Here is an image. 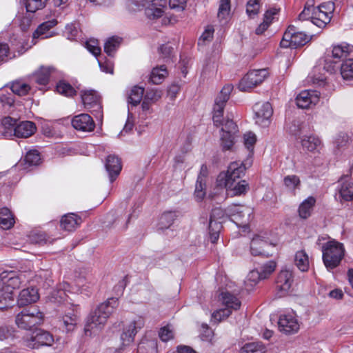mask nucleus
I'll use <instances>...</instances> for the list:
<instances>
[{"instance_id":"a878e982","label":"nucleus","mask_w":353,"mask_h":353,"mask_svg":"<svg viewBox=\"0 0 353 353\" xmlns=\"http://www.w3.org/2000/svg\"><path fill=\"white\" fill-rule=\"evenodd\" d=\"M301 145L304 150L311 152H320L323 148L319 138L312 135L305 136L301 140Z\"/></svg>"},{"instance_id":"4c0bfd02","label":"nucleus","mask_w":353,"mask_h":353,"mask_svg":"<svg viewBox=\"0 0 353 353\" xmlns=\"http://www.w3.org/2000/svg\"><path fill=\"white\" fill-rule=\"evenodd\" d=\"M175 212H165L161 214L159 221V229L164 230L170 228L176 218Z\"/></svg>"},{"instance_id":"774afa93","label":"nucleus","mask_w":353,"mask_h":353,"mask_svg":"<svg viewBox=\"0 0 353 353\" xmlns=\"http://www.w3.org/2000/svg\"><path fill=\"white\" fill-rule=\"evenodd\" d=\"M37 276H39L41 279H44V287H49L53 284V281L51 279V272L49 270H41L39 272Z\"/></svg>"},{"instance_id":"e2e57ef3","label":"nucleus","mask_w":353,"mask_h":353,"mask_svg":"<svg viewBox=\"0 0 353 353\" xmlns=\"http://www.w3.org/2000/svg\"><path fill=\"white\" fill-rule=\"evenodd\" d=\"M232 314V310L228 308L220 309L214 312L212 314V318L217 321L220 322L223 319L228 318Z\"/></svg>"},{"instance_id":"4468645a","label":"nucleus","mask_w":353,"mask_h":353,"mask_svg":"<svg viewBox=\"0 0 353 353\" xmlns=\"http://www.w3.org/2000/svg\"><path fill=\"white\" fill-rule=\"evenodd\" d=\"M320 99L319 92L316 90H303L296 98V103L299 108H310L316 105Z\"/></svg>"},{"instance_id":"2f4dec72","label":"nucleus","mask_w":353,"mask_h":353,"mask_svg":"<svg viewBox=\"0 0 353 353\" xmlns=\"http://www.w3.org/2000/svg\"><path fill=\"white\" fill-rule=\"evenodd\" d=\"M294 263L301 272H307L309 270L310 262L307 254L305 250L297 251L294 256Z\"/></svg>"},{"instance_id":"e433bc0d","label":"nucleus","mask_w":353,"mask_h":353,"mask_svg":"<svg viewBox=\"0 0 353 353\" xmlns=\"http://www.w3.org/2000/svg\"><path fill=\"white\" fill-rule=\"evenodd\" d=\"M2 134L6 138H10L14 136V131L12 129L15 128L17 124V121L12 117H7L2 119Z\"/></svg>"},{"instance_id":"b1692460","label":"nucleus","mask_w":353,"mask_h":353,"mask_svg":"<svg viewBox=\"0 0 353 353\" xmlns=\"http://www.w3.org/2000/svg\"><path fill=\"white\" fill-rule=\"evenodd\" d=\"M81 223V219L74 213H69L62 216L60 225L65 231L71 232L74 230Z\"/></svg>"},{"instance_id":"69168bd1","label":"nucleus","mask_w":353,"mask_h":353,"mask_svg":"<svg viewBox=\"0 0 353 353\" xmlns=\"http://www.w3.org/2000/svg\"><path fill=\"white\" fill-rule=\"evenodd\" d=\"M86 48L94 56H97L101 53V48L99 46L98 41L95 39H90L85 43Z\"/></svg>"},{"instance_id":"7c9ffc66","label":"nucleus","mask_w":353,"mask_h":353,"mask_svg":"<svg viewBox=\"0 0 353 353\" xmlns=\"http://www.w3.org/2000/svg\"><path fill=\"white\" fill-rule=\"evenodd\" d=\"M54 69L52 67H41L32 76V79L37 84L45 85L48 83L51 73Z\"/></svg>"},{"instance_id":"6ab92c4d","label":"nucleus","mask_w":353,"mask_h":353,"mask_svg":"<svg viewBox=\"0 0 353 353\" xmlns=\"http://www.w3.org/2000/svg\"><path fill=\"white\" fill-rule=\"evenodd\" d=\"M105 165L112 183L120 174L122 168L121 161L119 157L115 155H109L106 159Z\"/></svg>"},{"instance_id":"37998d69","label":"nucleus","mask_w":353,"mask_h":353,"mask_svg":"<svg viewBox=\"0 0 353 353\" xmlns=\"http://www.w3.org/2000/svg\"><path fill=\"white\" fill-rule=\"evenodd\" d=\"M41 161L40 153L37 150L28 151L23 159L25 165L28 167L36 166L40 164Z\"/></svg>"},{"instance_id":"20e7f679","label":"nucleus","mask_w":353,"mask_h":353,"mask_svg":"<svg viewBox=\"0 0 353 353\" xmlns=\"http://www.w3.org/2000/svg\"><path fill=\"white\" fill-rule=\"evenodd\" d=\"M43 319V313L36 307L23 310L15 318L17 327L23 330H32L34 327L40 325Z\"/></svg>"},{"instance_id":"ddd939ff","label":"nucleus","mask_w":353,"mask_h":353,"mask_svg":"<svg viewBox=\"0 0 353 353\" xmlns=\"http://www.w3.org/2000/svg\"><path fill=\"white\" fill-rule=\"evenodd\" d=\"M279 330L285 334H294L299 329V324L294 313L281 314L278 321Z\"/></svg>"},{"instance_id":"49530a36","label":"nucleus","mask_w":353,"mask_h":353,"mask_svg":"<svg viewBox=\"0 0 353 353\" xmlns=\"http://www.w3.org/2000/svg\"><path fill=\"white\" fill-rule=\"evenodd\" d=\"M121 42V39L119 37H112L109 38L104 44L105 52L111 56L119 48Z\"/></svg>"},{"instance_id":"5fc2aeb1","label":"nucleus","mask_w":353,"mask_h":353,"mask_svg":"<svg viewBox=\"0 0 353 353\" xmlns=\"http://www.w3.org/2000/svg\"><path fill=\"white\" fill-rule=\"evenodd\" d=\"M214 32V27L212 25L207 26L204 32L199 39L198 45L205 46L209 43L213 39Z\"/></svg>"},{"instance_id":"dca6fc26","label":"nucleus","mask_w":353,"mask_h":353,"mask_svg":"<svg viewBox=\"0 0 353 353\" xmlns=\"http://www.w3.org/2000/svg\"><path fill=\"white\" fill-rule=\"evenodd\" d=\"M71 123L74 129L82 132H92L95 128L92 118L85 113L74 116Z\"/></svg>"},{"instance_id":"bb28decb","label":"nucleus","mask_w":353,"mask_h":353,"mask_svg":"<svg viewBox=\"0 0 353 353\" xmlns=\"http://www.w3.org/2000/svg\"><path fill=\"white\" fill-rule=\"evenodd\" d=\"M219 300L226 308L232 310H237L240 308L241 303L234 294L225 291L222 292L219 295Z\"/></svg>"},{"instance_id":"bf43d9fd","label":"nucleus","mask_w":353,"mask_h":353,"mask_svg":"<svg viewBox=\"0 0 353 353\" xmlns=\"http://www.w3.org/2000/svg\"><path fill=\"white\" fill-rule=\"evenodd\" d=\"M159 338L166 342L174 338V330L172 325H168L161 327L159 332Z\"/></svg>"},{"instance_id":"6e6552de","label":"nucleus","mask_w":353,"mask_h":353,"mask_svg":"<svg viewBox=\"0 0 353 353\" xmlns=\"http://www.w3.org/2000/svg\"><path fill=\"white\" fill-rule=\"evenodd\" d=\"M81 98L85 108L89 110L96 117L102 116V106L101 97L93 90H83L81 91Z\"/></svg>"},{"instance_id":"5701e85b","label":"nucleus","mask_w":353,"mask_h":353,"mask_svg":"<svg viewBox=\"0 0 353 353\" xmlns=\"http://www.w3.org/2000/svg\"><path fill=\"white\" fill-rule=\"evenodd\" d=\"M31 339L34 343L29 344V345H32L33 348H37L42 345L50 346L54 341L52 335L50 332L42 330H37L35 335L31 337Z\"/></svg>"},{"instance_id":"f03ea898","label":"nucleus","mask_w":353,"mask_h":353,"mask_svg":"<svg viewBox=\"0 0 353 353\" xmlns=\"http://www.w3.org/2000/svg\"><path fill=\"white\" fill-rule=\"evenodd\" d=\"M118 305L117 298H110L100 304L88 316L85 327V333L90 332V334H92L95 331L101 330Z\"/></svg>"},{"instance_id":"58836bf2","label":"nucleus","mask_w":353,"mask_h":353,"mask_svg":"<svg viewBox=\"0 0 353 353\" xmlns=\"http://www.w3.org/2000/svg\"><path fill=\"white\" fill-rule=\"evenodd\" d=\"M168 75L165 65L154 68L151 72L150 79L154 84H160Z\"/></svg>"},{"instance_id":"ea45409f","label":"nucleus","mask_w":353,"mask_h":353,"mask_svg":"<svg viewBox=\"0 0 353 353\" xmlns=\"http://www.w3.org/2000/svg\"><path fill=\"white\" fill-rule=\"evenodd\" d=\"M314 9V0H308L305 3L303 10L299 15V20H310L314 24V14H313V12Z\"/></svg>"},{"instance_id":"9d476101","label":"nucleus","mask_w":353,"mask_h":353,"mask_svg":"<svg viewBox=\"0 0 353 353\" xmlns=\"http://www.w3.org/2000/svg\"><path fill=\"white\" fill-rule=\"evenodd\" d=\"M255 123L261 127H268L270 123V118L273 110L269 102H258L253 106Z\"/></svg>"},{"instance_id":"13d9d810","label":"nucleus","mask_w":353,"mask_h":353,"mask_svg":"<svg viewBox=\"0 0 353 353\" xmlns=\"http://www.w3.org/2000/svg\"><path fill=\"white\" fill-rule=\"evenodd\" d=\"M235 134H230L223 132L221 134V145L223 150H230L234 143Z\"/></svg>"},{"instance_id":"473e14b6","label":"nucleus","mask_w":353,"mask_h":353,"mask_svg":"<svg viewBox=\"0 0 353 353\" xmlns=\"http://www.w3.org/2000/svg\"><path fill=\"white\" fill-rule=\"evenodd\" d=\"M14 223V219L11 211L7 208L0 209V227L3 230L11 228Z\"/></svg>"},{"instance_id":"338daca9","label":"nucleus","mask_w":353,"mask_h":353,"mask_svg":"<svg viewBox=\"0 0 353 353\" xmlns=\"http://www.w3.org/2000/svg\"><path fill=\"white\" fill-rule=\"evenodd\" d=\"M261 279L264 278L261 272L256 270L250 271L247 276V282H250V285L256 284Z\"/></svg>"},{"instance_id":"864d4df0","label":"nucleus","mask_w":353,"mask_h":353,"mask_svg":"<svg viewBox=\"0 0 353 353\" xmlns=\"http://www.w3.org/2000/svg\"><path fill=\"white\" fill-rule=\"evenodd\" d=\"M57 91L65 97H72L76 94V90L69 83L65 81H60L57 85Z\"/></svg>"},{"instance_id":"7ed1b4c3","label":"nucleus","mask_w":353,"mask_h":353,"mask_svg":"<svg viewBox=\"0 0 353 353\" xmlns=\"http://www.w3.org/2000/svg\"><path fill=\"white\" fill-rule=\"evenodd\" d=\"M322 259L325 268L328 270L336 268L344 256V248L342 244L336 241H329L322 248Z\"/></svg>"},{"instance_id":"f3484780","label":"nucleus","mask_w":353,"mask_h":353,"mask_svg":"<svg viewBox=\"0 0 353 353\" xmlns=\"http://www.w3.org/2000/svg\"><path fill=\"white\" fill-rule=\"evenodd\" d=\"M268 248H274V245L268 243L260 236H254L251 241L250 252L253 256H263L266 257L272 256V253H270L267 250Z\"/></svg>"},{"instance_id":"0eeeda50","label":"nucleus","mask_w":353,"mask_h":353,"mask_svg":"<svg viewBox=\"0 0 353 353\" xmlns=\"http://www.w3.org/2000/svg\"><path fill=\"white\" fill-rule=\"evenodd\" d=\"M246 165L244 162H232L225 173H220L218 176V185L222 186L223 182H235L245 174Z\"/></svg>"},{"instance_id":"a18cd8bd","label":"nucleus","mask_w":353,"mask_h":353,"mask_svg":"<svg viewBox=\"0 0 353 353\" xmlns=\"http://www.w3.org/2000/svg\"><path fill=\"white\" fill-rule=\"evenodd\" d=\"M265 347L260 342L245 344L240 350V353H265Z\"/></svg>"},{"instance_id":"9b49d317","label":"nucleus","mask_w":353,"mask_h":353,"mask_svg":"<svg viewBox=\"0 0 353 353\" xmlns=\"http://www.w3.org/2000/svg\"><path fill=\"white\" fill-rule=\"evenodd\" d=\"M24 274L14 271H3L0 274L1 288L6 290L13 292L18 289L23 281Z\"/></svg>"},{"instance_id":"c9c22d12","label":"nucleus","mask_w":353,"mask_h":353,"mask_svg":"<svg viewBox=\"0 0 353 353\" xmlns=\"http://www.w3.org/2000/svg\"><path fill=\"white\" fill-rule=\"evenodd\" d=\"M14 293L10 292L3 288H0V310L11 307L14 301Z\"/></svg>"},{"instance_id":"1a4fd4ad","label":"nucleus","mask_w":353,"mask_h":353,"mask_svg":"<svg viewBox=\"0 0 353 353\" xmlns=\"http://www.w3.org/2000/svg\"><path fill=\"white\" fill-rule=\"evenodd\" d=\"M268 75V72L265 69L250 71L241 79L239 88L241 91H248L261 83Z\"/></svg>"},{"instance_id":"c85d7f7f","label":"nucleus","mask_w":353,"mask_h":353,"mask_svg":"<svg viewBox=\"0 0 353 353\" xmlns=\"http://www.w3.org/2000/svg\"><path fill=\"white\" fill-rule=\"evenodd\" d=\"M57 24V21L54 19L47 21L39 26L33 33L34 38L46 39L52 36L48 31Z\"/></svg>"},{"instance_id":"72a5a7b5","label":"nucleus","mask_w":353,"mask_h":353,"mask_svg":"<svg viewBox=\"0 0 353 353\" xmlns=\"http://www.w3.org/2000/svg\"><path fill=\"white\" fill-rule=\"evenodd\" d=\"M33 18V14L23 9L22 12H19L15 18V22L19 24L22 31H26L30 26L32 20Z\"/></svg>"},{"instance_id":"f704fd0d","label":"nucleus","mask_w":353,"mask_h":353,"mask_svg":"<svg viewBox=\"0 0 353 353\" xmlns=\"http://www.w3.org/2000/svg\"><path fill=\"white\" fill-rule=\"evenodd\" d=\"M313 14H314V24L319 28L325 27L330 22L332 17V15L325 13V11L317 8L314 10Z\"/></svg>"},{"instance_id":"412c9836","label":"nucleus","mask_w":353,"mask_h":353,"mask_svg":"<svg viewBox=\"0 0 353 353\" xmlns=\"http://www.w3.org/2000/svg\"><path fill=\"white\" fill-rule=\"evenodd\" d=\"M339 193L341 199L349 201L353 200V183L348 176H344L339 181Z\"/></svg>"},{"instance_id":"603ef678","label":"nucleus","mask_w":353,"mask_h":353,"mask_svg":"<svg viewBox=\"0 0 353 353\" xmlns=\"http://www.w3.org/2000/svg\"><path fill=\"white\" fill-rule=\"evenodd\" d=\"M206 194V181L197 180L195 184L194 196L197 201H201Z\"/></svg>"},{"instance_id":"cd10ccee","label":"nucleus","mask_w":353,"mask_h":353,"mask_svg":"<svg viewBox=\"0 0 353 353\" xmlns=\"http://www.w3.org/2000/svg\"><path fill=\"white\" fill-rule=\"evenodd\" d=\"M316 203V199L313 196H309L305 199L299 206L298 213L301 219H307L309 218L313 211Z\"/></svg>"},{"instance_id":"a211bd4d","label":"nucleus","mask_w":353,"mask_h":353,"mask_svg":"<svg viewBox=\"0 0 353 353\" xmlns=\"http://www.w3.org/2000/svg\"><path fill=\"white\" fill-rule=\"evenodd\" d=\"M222 186L225 188L228 194L232 196L245 194L249 189L248 183L245 180H237L235 182H223Z\"/></svg>"},{"instance_id":"39448f33","label":"nucleus","mask_w":353,"mask_h":353,"mask_svg":"<svg viewBox=\"0 0 353 353\" xmlns=\"http://www.w3.org/2000/svg\"><path fill=\"white\" fill-rule=\"evenodd\" d=\"M311 37L302 31L296 30L294 26H289L284 32L280 46L282 48H297L308 43Z\"/></svg>"},{"instance_id":"393cba45","label":"nucleus","mask_w":353,"mask_h":353,"mask_svg":"<svg viewBox=\"0 0 353 353\" xmlns=\"http://www.w3.org/2000/svg\"><path fill=\"white\" fill-rule=\"evenodd\" d=\"M152 2L151 6L148 7L145 10V14L150 19L154 20L161 17L164 11L161 8L165 3V0H150Z\"/></svg>"},{"instance_id":"052dcab7","label":"nucleus","mask_w":353,"mask_h":353,"mask_svg":"<svg viewBox=\"0 0 353 353\" xmlns=\"http://www.w3.org/2000/svg\"><path fill=\"white\" fill-rule=\"evenodd\" d=\"M256 141V137L255 134L252 132H248L244 134L243 143L246 148L250 151L252 152L254 145Z\"/></svg>"},{"instance_id":"4be33fe9","label":"nucleus","mask_w":353,"mask_h":353,"mask_svg":"<svg viewBox=\"0 0 353 353\" xmlns=\"http://www.w3.org/2000/svg\"><path fill=\"white\" fill-rule=\"evenodd\" d=\"M39 298V296L37 289L28 288L20 292L17 299V304L20 307H23L36 302Z\"/></svg>"},{"instance_id":"680f3d73","label":"nucleus","mask_w":353,"mask_h":353,"mask_svg":"<svg viewBox=\"0 0 353 353\" xmlns=\"http://www.w3.org/2000/svg\"><path fill=\"white\" fill-rule=\"evenodd\" d=\"M284 183L290 190H295L299 185L300 180L296 175H288L284 178Z\"/></svg>"},{"instance_id":"8fccbe9b","label":"nucleus","mask_w":353,"mask_h":353,"mask_svg":"<svg viewBox=\"0 0 353 353\" xmlns=\"http://www.w3.org/2000/svg\"><path fill=\"white\" fill-rule=\"evenodd\" d=\"M10 89L13 93L19 96H25L30 91V87L28 84L19 81L13 82Z\"/></svg>"},{"instance_id":"c03bdc74","label":"nucleus","mask_w":353,"mask_h":353,"mask_svg":"<svg viewBox=\"0 0 353 353\" xmlns=\"http://www.w3.org/2000/svg\"><path fill=\"white\" fill-rule=\"evenodd\" d=\"M144 89L139 86H134L130 92L128 101L132 105H138L143 96Z\"/></svg>"},{"instance_id":"f257e3e1","label":"nucleus","mask_w":353,"mask_h":353,"mask_svg":"<svg viewBox=\"0 0 353 353\" xmlns=\"http://www.w3.org/2000/svg\"><path fill=\"white\" fill-rule=\"evenodd\" d=\"M232 90V84L224 85L214 100L212 119L216 127L223 125L222 133L235 134L237 132V125L232 119H227L224 122L222 121L224 108L230 99Z\"/></svg>"},{"instance_id":"a19ab883","label":"nucleus","mask_w":353,"mask_h":353,"mask_svg":"<svg viewBox=\"0 0 353 353\" xmlns=\"http://www.w3.org/2000/svg\"><path fill=\"white\" fill-rule=\"evenodd\" d=\"M351 47L347 44H341L333 47L332 54L334 59H346L350 53Z\"/></svg>"},{"instance_id":"423d86ee","label":"nucleus","mask_w":353,"mask_h":353,"mask_svg":"<svg viewBox=\"0 0 353 353\" xmlns=\"http://www.w3.org/2000/svg\"><path fill=\"white\" fill-rule=\"evenodd\" d=\"M227 214L238 227L246 228L252 219V210L248 206L232 204L227 208Z\"/></svg>"},{"instance_id":"aec40b11","label":"nucleus","mask_w":353,"mask_h":353,"mask_svg":"<svg viewBox=\"0 0 353 353\" xmlns=\"http://www.w3.org/2000/svg\"><path fill=\"white\" fill-rule=\"evenodd\" d=\"M36 129L33 122L25 121L17 123L12 131H14V137L17 138H28L35 132Z\"/></svg>"},{"instance_id":"0e129e2a","label":"nucleus","mask_w":353,"mask_h":353,"mask_svg":"<svg viewBox=\"0 0 353 353\" xmlns=\"http://www.w3.org/2000/svg\"><path fill=\"white\" fill-rule=\"evenodd\" d=\"M276 263L274 261H270L265 263L261 268V273L264 279L270 275L276 268Z\"/></svg>"},{"instance_id":"6e6d98bb","label":"nucleus","mask_w":353,"mask_h":353,"mask_svg":"<svg viewBox=\"0 0 353 353\" xmlns=\"http://www.w3.org/2000/svg\"><path fill=\"white\" fill-rule=\"evenodd\" d=\"M230 11V0H221L219 6L218 18L220 20L226 19Z\"/></svg>"},{"instance_id":"4d7b16f0","label":"nucleus","mask_w":353,"mask_h":353,"mask_svg":"<svg viewBox=\"0 0 353 353\" xmlns=\"http://www.w3.org/2000/svg\"><path fill=\"white\" fill-rule=\"evenodd\" d=\"M261 0H249L246 5V13L251 18L258 14L261 3Z\"/></svg>"},{"instance_id":"c756f323","label":"nucleus","mask_w":353,"mask_h":353,"mask_svg":"<svg viewBox=\"0 0 353 353\" xmlns=\"http://www.w3.org/2000/svg\"><path fill=\"white\" fill-rule=\"evenodd\" d=\"M79 319L78 306H73L63 316V323L68 332L72 330L77 323Z\"/></svg>"},{"instance_id":"f8f14e48","label":"nucleus","mask_w":353,"mask_h":353,"mask_svg":"<svg viewBox=\"0 0 353 353\" xmlns=\"http://www.w3.org/2000/svg\"><path fill=\"white\" fill-rule=\"evenodd\" d=\"M294 282V274L292 269L283 268L279 273L276 281V288L280 296H285L289 292Z\"/></svg>"},{"instance_id":"79ce46f5","label":"nucleus","mask_w":353,"mask_h":353,"mask_svg":"<svg viewBox=\"0 0 353 353\" xmlns=\"http://www.w3.org/2000/svg\"><path fill=\"white\" fill-rule=\"evenodd\" d=\"M341 74L343 79L353 81V59L343 61L341 66Z\"/></svg>"},{"instance_id":"09e8293b","label":"nucleus","mask_w":353,"mask_h":353,"mask_svg":"<svg viewBox=\"0 0 353 353\" xmlns=\"http://www.w3.org/2000/svg\"><path fill=\"white\" fill-rule=\"evenodd\" d=\"M350 143V137L347 134L340 133L336 137L334 144L335 152H341L345 150Z\"/></svg>"},{"instance_id":"de8ad7c7","label":"nucleus","mask_w":353,"mask_h":353,"mask_svg":"<svg viewBox=\"0 0 353 353\" xmlns=\"http://www.w3.org/2000/svg\"><path fill=\"white\" fill-rule=\"evenodd\" d=\"M225 216H228L227 214V208L225 210L220 208H214L212 210L210 217L211 229H213L214 223L221 224V221L220 220L223 219Z\"/></svg>"},{"instance_id":"3c124183","label":"nucleus","mask_w":353,"mask_h":353,"mask_svg":"<svg viewBox=\"0 0 353 353\" xmlns=\"http://www.w3.org/2000/svg\"><path fill=\"white\" fill-rule=\"evenodd\" d=\"M48 0H26V11L34 14L46 6Z\"/></svg>"},{"instance_id":"2eb2a0df","label":"nucleus","mask_w":353,"mask_h":353,"mask_svg":"<svg viewBox=\"0 0 353 353\" xmlns=\"http://www.w3.org/2000/svg\"><path fill=\"white\" fill-rule=\"evenodd\" d=\"M144 319L138 316L132 320L123 330L121 336L124 345H128L133 341L137 332L144 326Z\"/></svg>"}]
</instances>
